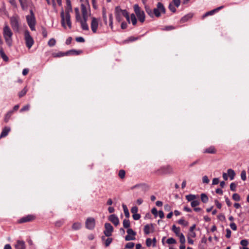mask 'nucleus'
<instances>
[{
    "mask_svg": "<svg viewBox=\"0 0 249 249\" xmlns=\"http://www.w3.org/2000/svg\"><path fill=\"white\" fill-rule=\"evenodd\" d=\"M81 25V28L84 30L88 31L89 30V26L87 23V22L85 21H80Z\"/></svg>",
    "mask_w": 249,
    "mask_h": 249,
    "instance_id": "c756f323",
    "label": "nucleus"
},
{
    "mask_svg": "<svg viewBox=\"0 0 249 249\" xmlns=\"http://www.w3.org/2000/svg\"><path fill=\"white\" fill-rule=\"evenodd\" d=\"M65 54H66V53H61V52H60V53H58L57 54H53V57H61V56H64Z\"/></svg>",
    "mask_w": 249,
    "mask_h": 249,
    "instance_id": "052dcab7",
    "label": "nucleus"
},
{
    "mask_svg": "<svg viewBox=\"0 0 249 249\" xmlns=\"http://www.w3.org/2000/svg\"><path fill=\"white\" fill-rule=\"evenodd\" d=\"M67 6L65 9V13L70 14L72 12V7L71 5V0H66Z\"/></svg>",
    "mask_w": 249,
    "mask_h": 249,
    "instance_id": "f3484780",
    "label": "nucleus"
},
{
    "mask_svg": "<svg viewBox=\"0 0 249 249\" xmlns=\"http://www.w3.org/2000/svg\"><path fill=\"white\" fill-rule=\"evenodd\" d=\"M178 237H179V240L181 244H184L185 242V238L184 235L183 234H180Z\"/></svg>",
    "mask_w": 249,
    "mask_h": 249,
    "instance_id": "a18cd8bd",
    "label": "nucleus"
},
{
    "mask_svg": "<svg viewBox=\"0 0 249 249\" xmlns=\"http://www.w3.org/2000/svg\"><path fill=\"white\" fill-rule=\"evenodd\" d=\"M30 15L26 16L27 23L32 31L35 30L36 19L34 13L32 10H30Z\"/></svg>",
    "mask_w": 249,
    "mask_h": 249,
    "instance_id": "0eeeda50",
    "label": "nucleus"
},
{
    "mask_svg": "<svg viewBox=\"0 0 249 249\" xmlns=\"http://www.w3.org/2000/svg\"><path fill=\"white\" fill-rule=\"evenodd\" d=\"M82 52L81 51H76L75 50H71L70 51H68L66 53V54H72V55H78L79 54Z\"/></svg>",
    "mask_w": 249,
    "mask_h": 249,
    "instance_id": "5701e85b",
    "label": "nucleus"
},
{
    "mask_svg": "<svg viewBox=\"0 0 249 249\" xmlns=\"http://www.w3.org/2000/svg\"><path fill=\"white\" fill-rule=\"evenodd\" d=\"M138 211V208L136 206L133 207L131 209V212L133 214L137 213Z\"/></svg>",
    "mask_w": 249,
    "mask_h": 249,
    "instance_id": "864d4df0",
    "label": "nucleus"
},
{
    "mask_svg": "<svg viewBox=\"0 0 249 249\" xmlns=\"http://www.w3.org/2000/svg\"><path fill=\"white\" fill-rule=\"evenodd\" d=\"M109 26L111 29L113 28V15L112 14L109 15Z\"/></svg>",
    "mask_w": 249,
    "mask_h": 249,
    "instance_id": "3c124183",
    "label": "nucleus"
},
{
    "mask_svg": "<svg viewBox=\"0 0 249 249\" xmlns=\"http://www.w3.org/2000/svg\"><path fill=\"white\" fill-rule=\"evenodd\" d=\"M81 7L82 16H88V11L87 7L83 4H81Z\"/></svg>",
    "mask_w": 249,
    "mask_h": 249,
    "instance_id": "bb28decb",
    "label": "nucleus"
},
{
    "mask_svg": "<svg viewBox=\"0 0 249 249\" xmlns=\"http://www.w3.org/2000/svg\"><path fill=\"white\" fill-rule=\"evenodd\" d=\"M56 41L54 38H51L48 41V44L50 47H53L55 45Z\"/></svg>",
    "mask_w": 249,
    "mask_h": 249,
    "instance_id": "a19ab883",
    "label": "nucleus"
},
{
    "mask_svg": "<svg viewBox=\"0 0 249 249\" xmlns=\"http://www.w3.org/2000/svg\"><path fill=\"white\" fill-rule=\"evenodd\" d=\"M10 24L14 32H18L19 30V18L18 16H14L10 18Z\"/></svg>",
    "mask_w": 249,
    "mask_h": 249,
    "instance_id": "39448f33",
    "label": "nucleus"
},
{
    "mask_svg": "<svg viewBox=\"0 0 249 249\" xmlns=\"http://www.w3.org/2000/svg\"><path fill=\"white\" fill-rule=\"evenodd\" d=\"M228 176L230 177L231 180H233L235 175V172L231 169H229L227 171Z\"/></svg>",
    "mask_w": 249,
    "mask_h": 249,
    "instance_id": "412c9836",
    "label": "nucleus"
},
{
    "mask_svg": "<svg viewBox=\"0 0 249 249\" xmlns=\"http://www.w3.org/2000/svg\"><path fill=\"white\" fill-rule=\"evenodd\" d=\"M16 249H25V245L23 241L18 240L15 245Z\"/></svg>",
    "mask_w": 249,
    "mask_h": 249,
    "instance_id": "dca6fc26",
    "label": "nucleus"
},
{
    "mask_svg": "<svg viewBox=\"0 0 249 249\" xmlns=\"http://www.w3.org/2000/svg\"><path fill=\"white\" fill-rule=\"evenodd\" d=\"M0 54L1 58L5 61H7L8 60V57L4 53L2 48L1 47H0Z\"/></svg>",
    "mask_w": 249,
    "mask_h": 249,
    "instance_id": "b1692460",
    "label": "nucleus"
},
{
    "mask_svg": "<svg viewBox=\"0 0 249 249\" xmlns=\"http://www.w3.org/2000/svg\"><path fill=\"white\" fill-rule=\"evenodd\" d=\"M241 178L243 180H245L246 179V173L245 170L242 171L241 173Z\"/></svg>",
    "mask_w": 249,
    "mask_h": 249,
    "instance_id": "603ef678",
    "label": "nucleus"
},
{
    "mask_svg": "<svg viewBox=\"0 0 249 249\" xmlns=\"http://www.w3.org/2000/svg\"><path fill=\"white\" fill-rule=\"evenodd\" d=\"M76 41L78 42H84L85 41V39L82 37H77L76 38Z\"/></svg>",
    "mask_w": 249,
    "mask_h": 249,
    "instance_id": "338daca9",
    "label": "nucleus"
},
{
    "mask_svg": "<svg viewBox=\"0 0 249 249\" xmlns=\"http://www.w3.org/2000/svg\"><path fill=\"white\" fill-rule=\"evenodd\" d=\"M169 9L173 12H175L176 11V9L175 6L172 4V3H170L169 5Z\"/></svg>",
    "mask_w": 249,
    "mask_h": 249,
    "instance_id": "6e6d98bb",
    "label": "nucleus"
},
{
    "mask_svg": "<svg viewBox=\"0 0 249 249\" xmlns=\"http://www.w3.org/2000/svg\"><path fill=\"white\" fill-rule=\"evenodd\" d=\"M30 107V105L29 104H27L26 106H25L23 107H22L20 109V112H23V111H27V110H28L29 109Z\"/></svg>",
    "mask_w": 249,
    "mask_h": 249,
    "instance_id": "49530a36",
    "label": "nucleus"
},
{
    "mask_svg": "<svg viewBox=\"0 0 249 249\" xmlns=\"http://www.w3.org/2000/svg\"><path fill=\"white\" fill-rule=\"evenodd\" d=\"M75 12V19L76 21H79L81 18V16L79 13V8L76 7L74 8Z\"/></svg>",
    "mask_w": 249,
    "mask_h": 249,
    "instance_id": "a878e982",
    "label": "nucleus"
},
{
    "mask_svg": "<svg viewBox=\"0 0 249 249\" xmlns=\"http://www.w3.org/2000/svg\"><path fill=\"white\" fill-rule=\"evenodd\" d=\"M125 175V172L124 170H120L119 171L118 176L120 178L123 179L124 178Z\"/></svg>",
    "mask_w": 249,
    "mask_h": 249,
    "instance_id": "c9c22d12",
    "label": "nucleus"
},
{
    "mask_svg": "<svg viewBox=\"0 0 249 249\" xmlns=\"http://www.w3.org/2000/svg\"><path fill=\"white\" fill-rule=\"evenodd\" d=\"M132 217L135 220H138L140 218L141 215L140 214L137 213L133 214Z\"/></svg>",
    "mask_w": 249,
    "mask_h": 249,
    "instance_id": "5fc2aeb1",
    "label": "nucleus"
},
{
    "mask_svg": "<svg viewBox=\"0 0 249 249\" xmlns=\"http://www.w3.org/2000/svg\"><path fill=\"white\" fill-rule=\"evenodd\" d=\"M172 230L178 236H179L180 234H182V233H180V228L179 227H177L175 225L172 226Z\"/></svg>",
    "mask_w": 249,
    "mask_h": 249,
    "instance_id": "4be33fe9",
    "label": "nucleus"
},
{
    "mask_svg": "<svg viewBox=\"0 0 249 249\" xmlns=\"http://www.w3.org/2000/svg\"><path fill=\"white\" fill-rule=\"evenodd\" d=\"M201 199L203 203H207L208 201V197L205 194H201Z\"/></svg>",
    "mask_w": 249,
    "mask_h": 249,
    "instance_id": "473e14b6",
    "label": "nucleus"
},
{
    "mask_svg": "<svg viewBox=\"0 0 249 249\" xmlns=\"http://www.w3.org/2000/svg\"><path fill=\"white\" fill-rule=\"evenodd\" d=\"M122 16L124 17L127 21L130 23V18L128 13L125 10H122L119 7H116L115 8V18L116 20L120 22L122 19Z\"/></svg>",
    "mask_w": 249,
    "mask_h": 249,
    "instance_id": "7ed1b4c3",
    "label": "nucleus"
},
{
    "mask_svg": "<svg viewBox=\"0 0 249 249\" xmlns=\"http://www.w3.org/2000/svg\"><path fill=\"white\" fill-rule=\"evenodd\" d=\"M20 5L23 9L27 8V1L26 0H18Z\"/></svg>",
    "mask_w": 249,
    "mask_h": 249,
    "instance_id": "72a5a7b5",
    "label": "nucleus"
},
{
    "mask_svg": "<svg viewBox=\"0 0 249 249\" xmlns=\"http://www.w3.org/2000/svg\"><path fill=\"white\" fill-rule=\"evenodd\" d=\"M230 226L232 230L236 231L237 230V226L234 223H231Z\"/></svg>",
    "mask_w": 249,
    "mask_h": 249,
    "instance_id": "680f3d73",
    "label": "nucleus"
},
{
    "mask_svg": "<svg viewBox=\"0 0 249 249\" xmlns=\"http://www.w3.org/2000/svg\"><path fill=\"white\" fill-rule=\"evenodd\" d=\"M173 173V169L170 165H165L161 167L156 171V173L158 175H162L165 174H170Z\"/></svg>",
    "mask_w": 249,
    "mask_h": 249,
    "instance_id": "6e6552de",
    "label": "nucleus"
},
{
    "mask_svg": "<svg viewBox=\"0 0 249 249\" xmlns=\"http://www.w3.org/2000/svg\"><path fill=\"white\" fill-rule=\"evenodd\" d=\"M130 20H131L132 23L133 25H135L137 23V19L135 15L134 14H132L130 15Z\"/></svg>",
    "mask_w": 249,
    "mask_h": 249,
    "instance_id": "2f4dec72",
    "label": "nucleus"
},
{
    "mask_svg": "<svg viewBox=\"0 0 249 249\" xmlns=\"http://www.w3.org/2000/svg\"><path fill=\"white\" fill-rule=\"evenodd\" d=\"M60 17L61 18V24L64 28H66V23H67L69 29L71 28V15L69 13H64V10L62 9L60 13Z\"/></svg>",
    "mask_w": 249,
    "mask_h": 249,
    "instance_id": "20e7f679",
    "label": "nucleus"
},
{
    "mask_svg": "<svg viewBox=\"0 0 249 249\" xmlns=\"http://www.w3.org/2000/svg\"><path fill=\"white\" fill-rule=\"evenodd\" d=\"M10 131V128L8 127H5L2 131L1 134L0 135V138L6 137L9 131Z\"/></svg>",
    "mask_w": 249,
    "mask_h": 249,
    "instance_id": "a211bd4d",
    "label": "nucleus"
},
{
    "mask_svg": "<svg viewBox=\"0 0 249 249\" xmlns=\"http://www.w3.org/2000/svg\"><path fill=\"white\" fill-rule=\"evenodd\" d=\"M135 189H138L141 190L143 191L144 189V185L142 184H137L131 187V190H134Z\"/></svg>",
    "mask_w": 249,
    "mask_h": 249,
    "instance_id": "393cba45",
    "label": "nucleus"
},
{
    "mask_svg": "<svg viewBox=\"0 0 249 249\" xmlns=\"http://www.w3.org/2000/svg\"><path fill=\"white\" fill-rule=\"evenodd\" d=\"M98 27V21L97 19L94 17L92 18V21L91 23V28L92 31L95 33L97 32Z\"/></svg>",
    "mask_w": 249,
    "mask_h": 249,
    "instance_id": "ddd939ff",
    "label": "nucleus"
},
{
    "mask_svg": "<svg viewBox=\"0 0 249 249\" xmlns=\"http://www.w3.org/2000/svg\"><path fill=\"white\" fill-rule=\"evenodd\" d=\"M146 244L147 247H150L152 245V240L150 238H147L146 240Z\"/></svg>",
    "mask_w": 249,
    "mask_h": 249,
    "instance_id": "0e129e2a",
    "label": "nucleus"
},
{
    "mask_svg": "<svg viewBox=\"0 0 249 249\" xmlns=\"http://www.w3.org/2000/svg\"><path fill=\"white\" fill-rule=\"evenodd\" d=\"M150 226L148 224L145 225L144 227V232L146 234H148L150 233Z\"/></svg>",
    "mask_w": 249,
    "mask_h": 249,
    "instance_id": "ea45409f",
    "label": "nucleus"
},
{
    "mask_svg": "<svg viewBox=\"0 0 249 249\" xmlns=\"http://www.w3.org/2000/svg\"><path fill=\"white\" fill-rule=\"evenodd\" d=\"M145 10L147 14L151 17L153 18L155 16L157 18L160 17L161 14L165 13V8L162 3L159 2L157 3V7L154 8L153 10L147 5H145Z\"/></svg>",
    "mask_w": 249,
    "mask_h": 249,
    "instance_id": "f257e3e1",
    "label": "nucleus"
},
{
    "mask_svg": "<svg viewBox=\"0 0 249 249\" xmlns=\"http://www.w3.org/2000/svg\"><path fill=\"white\" fill-rule=\"evenodd\" d=\"M35 218V216L33 215H28L26 216L23 217L19 220V223L28 222L33 221Z\"/></svg>",
    "mask_w": 249,
    "mask_h": 249,
    "instance_id": "4468645a",
    "label": "nucleus"
},
{
    "mask_svg": "<svg viewBox=\"0 0 249 249\" xmlns=\"http://www.w3.org/2000/svg\"><path fill=\"white\" fill-rule=\"evenodd\" d=\"M127 235L125 237L126 241L134 240L135 239V236L136 235V233L132 229H127Z\"/></svg>",
    "mask_w": 249,
    "mask_h": 249,
    "instance_id": "9b49d317",
    "label": "nucleus"
},
{
    "mask_svg": "<svg viewBox=\"0 0 249 249\" xmlns=\"http://www.w3.org/2000/svg\"><path fill=\"white\" fill-rule=\"evenodd\" d=\"M105 230L104 231L105 235L107 237H109L112 235L113 231V227L110 223H107L105 224Z\"/></svg>",
    "mask_w": 249,
    "mask_h": 249,
    "instance_id": "9d476101",
    "label": "nucleus"
},
{
    "mask_svg": "<svg viewBox=\"0 0 249 249\" xmlns=\"http://www.w3.org/2000/svg\"><path fill=\"white\" fill-rule=\"evenodd\" d=\"M3 36L7 44L9 46H11L13 33L10 28L6 23H5L3 29Z\"/></svg>",
    "mask_w": 249,
    "mask_h": 249,
    "instance_id": "f03ea898",
    "label": "nucleus"
},
{
    "mask_svg": "<svg viewBox=\"0 0 249 249\" xmlns=\"http://www.w3.org/2000/svg\"><path fill=\"white\" fill-rule=\"evenodd\" d=\"M27 89H26V88H24L20 92H19L18 93V96L19 97H21L23 96H24L26 92H27Z\"/></svg>",
    "mask_w": 249,
    "mask_h": 249,
    "instance_id": "79ce46f5",
    "label": "nucleus"
},
{
    "mask_svg": "<svg viewBox=\"0 0 249 249\" xmlns=\"http://www.w3.org/2000/svg\"><path fill=\"white\" fill-rule=\"evenodd\" d=\"M124 213L126 218H128L130 216L129 211L127 208V206L125 204H123L122 205Z\"/></svg>",
    "mask_w": 249,
    "mask_h": 249,
    "instance_id": "cd10ccee",
    "label": "nucleus"
},
{
    "mask_svg": "<svg viewBox=\"0 0 249 249\" xmlns=\"http://www.w3.org/2000/svg\"><path fill=\"white\" fill-rule=\"evenodd\" d=\"M134 12L139 19V20L143 23L145 21V14L143 11L142 10L139 6L136 4L134 5Z\"/></svg>",
    "mask_w": 249,
    "mask_h": 249,
    "instance_id": "423d86ee",
    "label": "nucleus"
},
{
    "mask_svg": "<svg viewBox=\"0 0 249 249\" xmlns=\"http://www.w3.org/2000/svg\"><path fill=\"white\" fill-rule=\"evenodd\" d=\"M13 111H10L8 112L5 115V118H4V121L7 123L9 120L11 116H12L13 114Z\"/></svg>",
    "mask_w": 249,
    "mask_h": 249,
    "instance_id": "7c9ffc66",
    "label": "nucleus"
},
{
    "mask_svg": "<svg viewBox=\"0 0 249 249\" xmlns=\"http://www.w3.org/2000/svg\"><path fill=\"white\" fill-rule=\"evenodd\" d=\"M25 39L26 41V45L27 47L30 49L34 44V40L30 35L28 31H26L24 33Z\"/></svg>",
    "mask_w": 249,
    "mask_h": 249,
    "instance_id": "1a4fd4ad",
    "label": "nucleus"
},
{
    "mask_svg": "<svg viewBox=\"0 0 249 249\" xmlns=\"http://www.w3.org/2000/svg\"><path fill=\"white\" fill-rule=\"evenodd\" d=\"M215 12V11H214V9L210 11L209 12H207L204 15H203L202 16V19H204L205 17H206L208 16L213 15V14H214V13Z\"/></svg>",
    "mask_w": 249,
    "mask_h": 249,
    "instance_id": "f704fd0d",
    "label": "nucleus"
},
{
    "mask_svg": "<svg viewBox=\"0 0 249 249\" xmlns=\"http://www.w3.org/2000/svg\"><path fill=\"white\" fill-rule=\"evenodd\" d=\"M203 182L204 183H208L210 181L208 177L207 176H204L202 178Z\"/></svg>",
    "mask_w": 249,
    "mask_h": 249,
    "instance_id": "13d9d810",
    "label": "nucleus"
},
{
    "mask_svg": "<svg viewBox=\"0 0 249 249\" xmlns=\"http://www.w3.org/2000/svg\"><path fill=\"white\" fill-rule=\"evenodd\" d=\"M108 220L111 222L115 226H117L119 224V220L117 216L115 214H111L109 216Z\"/></svg>",
    "mask_w": 249,
    "mask_h": 249,
    "instance_id": "2eb2a0df",
    "label": "nucleus"
},
{
    "mask_svg": "<svg viewBox=\"0 0 249 249\" xmlns=\"http://www.w3.org/2000/svg\"><path fill=\"white\" fill-rule=\"evenodd\" d=\"M203 153H209V154H215L216 153V150L214 146H211L209 147L206 148L204 151Z\"/></svg>",
    "mask_w": 249,
    "mask_h": 249,
    "instance_id": "6ab92c4d",
    "label": "nucleus"
},
{
    "mask_svg": "<svg viewBox=\"0 0 249 249\" xmlns=\"http://www.w3.org/2000/svg\"><path fill=\"white\" fill-rule=\"evenodd\" d=\"M102 13H103V20L105 22V23L106 24H107V15H106V10L105 9H103Z\"/></svg>",
    "mask_w": 249,
    "mask_h": 249,
    "instance_id": "c03bdc74",
    "label": "nucleus"
},
{
    "mask_svg": "<svg viewBox=\"0 0 249 249\" xmlns=\"http://www.w3.org/2000/svg\"><path fill=\"white\" fill-rule=\"evenodd\" d=\"M231 231L230 229H226V237L228 238H229L231 237Z\"/></svg>",
    "mask_w": 249,
    "mask_h": 249,
    "instance_id": "e2e57ef3",
    "label": "nucleus"
},
{
    "mask_svg": "<svg viewBox=\"0 0 249 249\" xmlns=\"http://www.w3.org/2000/svg\"><path fill=\"white\" fill-rule=\"evenodd\" d=\"M173 2L176 7H178L180 5V0H173Z\"/></svg>",
    "mask_w": 249,
    "mask_h": 249,
    "instance_id": "bf43d9fd",
    "label": "nucleus"
},
{
    "mask_svg": "<svg viewBox=\"0 0 249 249\" xmlns=\"http://www.w3.org/2000/svg\"><path fill=\"white\" fill-rule=\"evenodd\" d=\"M192 17V16L190 15H186L185 16L181 18L180 21L182 23H184L186 21H187L189 19L191 18Z\"/></svg>",
    "mask_w": 249,
    "mask_h": 249,
    "instance_id": "4c0bfd02",
    "label": "nucleus"
},
{
    "mask_svg": "<svg viewBox=\"0 0 249 249\" xmlns=\"http://www.w3.org/2000/svg\"><path fill=\"white\" fill-rule=\"evenodd\" d=\"M123 226L124 228H128L130 227V222L128 219H124L123 221Z\"/></svg>",
    "mask_w": 249,
    "mask_h": 249,
    "instance_id": "e433bc0d",
    "label": "nucleus"
},
{
    "mask_svg": "<svg viewBox=\"0 0 249 249\" xmlns=\"http://www.w3.org/2000/svg\"><path fill=\"white\" fill-rule=\"evenodd\" d=\"M167 243L169 244H173L176 243V241L173 238H169L167 240Z\"/></svg>",
    "mask_w": 249,
    "mask_h": 249,
    "instance_id": "09e8293b",
    "label": "nucleus"
},
{
    "mask_svg": "<svg viewBox=\"0 0 249 249\" xmlns=\"http://www.w3.org/2000/svg\"><path fill=\"white\" fill-rule=\"evenodd\" d=\"M81 227V224L79 222H75L72 225V229L73 230H79Z\"/></svg>",
    "mask_w": 249,
    "mask_h": 249,
    "instance_id": "c85d7f7f",
    "label": "nucleus"
},
{
    "mask_svg": "<svg viewBox=\"0 0 249 249\" xmlns=\"http://www.w3.org/2000/svg\"><path fill=\"white\" fill-rule=\"evenodd\" d=\"M134 243L133 242H129L125 245V248L127 249H132L134 247Z\"/></svg>",
    "mask_w": 249,
    "mask_h": 249,
    "instance_id": "8fccbe9b",
    "label": "nucleus"
},
{
    "mask_svg": "<svg viewBox=\"0 0 249 249\" xmlns=\"http://www.w3.org/2000/svg\"><path fill=\"white\" fill-rule=\"evenodd\" d=\"M240 244L242 246H243V247H247L248 245V242L247 240H242L241 242H240Z\"/></svg>",
    "mask_w": 249,
    "mask_h": 249,
    "instance_id": "4d7b16f0",
    "label": "nucleus"
},
{
    "mask_svg": "<svg viewBox=\"0 0 249 249\" xmlns=\"http://www.w3.org/2000/svg\"><path fill=\"white\" fill-rule=\"evenodd\" d=\"M186 199L188 200V201H191L195 200L196 199L198 198L197 196L190 194L185 196Z\"/></svg>",
    "mask_w": 249,
    "mask_h": 249,
    "instance_id": "aec40b11",
    "label": "nucleus"
},
{
    "mask_svg": "<svg viewBox=\"0 0 249 249\" xmlns=\"http://www.w3.org/2000/svg\"><path fill=\"white\" fill-rule=\"evenodd\" d=\"M236 187V186L235 184L234 183H231L230 184V189L231 191H235Z\"/></svg>",
    "mask_w": 249,
    "mask_h": 249,
    "instance_id": "69168bd1",
    "label": "nucleus"
},
{
    "mask_svg": "<svg viewBox=\"0 0 249 249\" xmlns=\"http://www.w3.org/2000/svg\"><path fill=\"white\" fill-rule=\"evenodd\" d=\"M219 183V179L218 178H214L213 179L212 184L216 185Z\"/></svg>",
    "mask_w": 249,
    "mask_h": 249,
    "instance_id": "774afa93",
    "label": "nucleus"
},
{
    "mask_svg": "<svg viewBox=\"0 0 249 249\" xmlns=\"http://www.w3.org/2000/svg\"><path fill=\"white\" fill-rule=\"evenodd\" d=\"M200 204V201L198 200H195L194 201H193L191 203V206L193 207H196V206H198Z\"/></svg>",
    "mask_w": 249,
    "mask_h": 249,
    "instance_id": "58836bf2",
    "label": "nucleus"
},
{
    "mask_svg": "<svg viewBox=\"0 0 249 249\" xmlns=\"http://www.w3.org/2000/svg\"><path fill=\"white\" fill-rule=\"evenodd\" d=\"M232 199L235 201H239L240 200V197L237 194H234L232 195Z\"/></svg>",
    "mask_w": 249,
    "mask_h": 249,
    "instance_id": "de8ad7c7",
    "label": "nucleus"
},
{
    "mask_svg": "<svg viewBox=\"0 0 249 249\" xmlns=\"http://www.w3.org/2000/svg\"><path fill=\"white\" fill-rule=\"evenodd\" d=\"M112 238L108 237L107 239H106V240L105 241V244L106 247L109 246V245L112 242Z\"/></svg>",
    "mask_w": 249,
    "mask_h": 249,
    "instance_id": "37998d69",
    "label": "nucleus"
},
{
    "mask_svg": "<svg viewBox=\"0 0 249 249\" xmlns=\"http://www.w3.org/2000/svg\"><path fill=\"white\" fill-rule=\"evenodd\" d=\"M95 219L92 217H89L86 221V227L89 230H92L95 227Z\"/></svg>",
    "mask_w": 249,
    "mask_h": 249,
    "instance_id": "f8f14e48",
    "label": "nucleus"
}]
</instances>
